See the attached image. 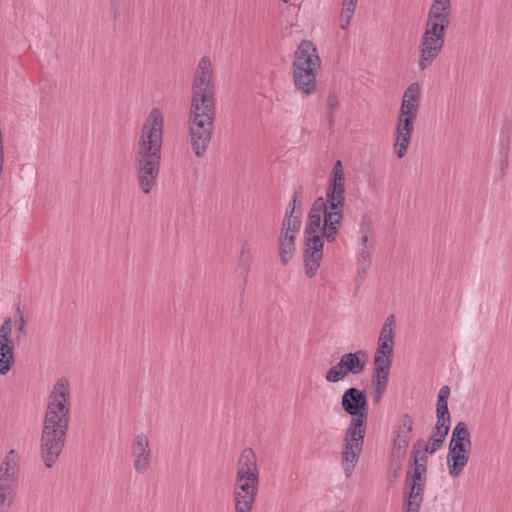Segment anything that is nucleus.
Segmentation results:
<instances>
[{
    "label": "nucleus",
    "instance_id": "nucleus-1",
    "mask_svg": "<svg viewBox=\"0 0 512 512\" xmlns=\"http://www.w3.org/2000/svg\"><path fill=\"white\" fill-rule=\"evenodd\" d=\"M163 141V115L153 108L145 119L134 154L137 181L144 194H149L156 184L160 171Z\"/></svg>",
    "mask_w": 512,
    "mask_h": 512
},
{
    "label": "nucleus",
    "instance_id": "nucleus-2",
    "mask_svg": "<svg viewBox=\"0 0 512 512\" xmlns=\"http://www.w3.org/2000/svg\"><path fill=\"white\" fill-rule=\"evenodd\" d=\"M216 116L215 100H191L188 128L191 148L196 157H203L210 145Z\"/></svg>",
    "mask_w": 512,
    "mask_h": 512
},
{
    "label": "nucleus",
    "instance_id": "nucleus-3",
    "mask_svg": "<svg viewBox=\"0 0 512 512\" xmlns=\"http://www.w3.org/2000/svg\"><path fill=\"white\" fill-rule=\"evenodd\" d=\"M321 67V59L314 43L302 40L298 45L292 63L293 83L303 95L315 93L317 71Z\"/></svg>",
    "mask_w": 512,
    "mask_h": 512
},
{
    "label": "nucleus",
    "instance_id": "nucleus-4",
    "mask_svg": "<svg viewBox=\"0 0 512 512\" xmlns=\"http://www.w3.org/2000/svg\"><path fill=\"white\" fill-rule=\"evenodd\" d=\"M420 100V86L411 83L402 98L400 113L396 126L395 151L398 158H403L410 144L414 122L417 118Z\"/></svg>",
    "mask_w": 512,
    "mask_h": 512
},
{
    "label": "nucleus",
    "instance_id": "nucleus-5",
    "mask_svg": "<svg viewBox=\"0 0 512 512\" xmlns=\"http://www.w3.org/2000/svg\"><path fill=\"white\" fill-rule=\"evenodd\" d=\"M368 419L350 418L343 437L341 464L346 477L353 473L363 450Z\"/></svg>",
    "mask_w": 512,
    "mask_h": 512
},
{
    "label": "nucleus",
    "instance_id": "nucleus-6",
    "mask_svg": "<svg viewBox=\"0 0 512 512\" xmlns=\"http://www.w3.org/2000/svg\"><path fill=\"white\" fill-rule=\"evenodd\" d=\"M339 231L340 229H330L325 224L322 225L320 235H304L303 261L305 274L308 278H313L320 267V262L323 258L324 241L333 243Z\"/></svg>",
    "mask_w": 512,
    "mask_h": 512
},
{
    "label": "nucleus",
    "instance_id": "nucleus-7",
    "mask_svg": "<svg viewBox=\"0 0 512 512\" xmlns=\"http://www.w3.org/2000/svg\"><path fill=\"white\" fill-rule=\"evenodd\" d=\"M67 379L60 378L49 396L44 423L56 424L58 427H69L70 392Z\"/></svg>",
    "mask_w": 512,
    "mask_h": 512
},
{
    "label": "nucleus",
    "instance_id": "nucleus-8",
    "mask_svg": "<svg viewBox=\"0 0 512 512\" xmlns=\"http://www.w3.org/2000/svg\"><path fill=\"white\" fill-rule=\"evenodd\" d=\"M68 427H58L56 424L43 422L40 452L46 468H51L58 460L65 446Z\"/></svg>",
    "mask_w": 512,
    "mask_h": 512
},
{
    "label": "nucleus",
    "instance_id": "nucleus-9",
    "mask_svg": "<svg viewBox=\"0 0 512 512\" xmlns=\"http://www.w3.org/2000/svg\"><path fill=\"white\" fill-rule=\"evenodd\" d=\"M368 359L369 356L365 350L345 353L334 366L327 370L325 380L329 383H338L348 375H360L365 371Z\"/></svg>",
    "mask_w": 512,
    "mask_h": 512
},
{
    "label": "nucleus",
    "instance_id": "nucleus-10",
    "mask_svg": "<svg viewBox=\"0 0 512 512\" xmlns=\"http://www.w3.org/2000/svg\"><path fill=\"white\" fill-rule=\"evenodd\" d=\"M191 100H215V86L213 82V69L209 57L204 56L200 59L192 82Z\"/></svg>",
    "mask_w": 512,
    "mask_h": 512
},
{
    "label": "nucleus",
    "instance_id": "nucleus-11",
    "mask_svg": "<svg viewBox=\"0 0 512 512\" xmlns=\"http://www.w3.org/2000/svg\"><path fill=\"white\" fill-rule=\"evenodd\" d=\"M259 487V475L236 474L234 503L236 512H251Z\"/></svg>",
    "mask_w": 512,
    "mask_h": 512
},
{
    "label": "nucleus",
    "instance_id": "nucleus-12",
    "mask_svg": "<svg viewBox=\"0 0 512 512\" xmlns=\"http://www.w3.org/2000/svg\"><path fill=\"white\" fill-rule=\"evenodd\" d=\"M324 204L327 210L325 213L326 226L330 229H340L344 215L345 185L328 183Z\"/></svg>",
    "mask_w": 512,
    "mask_h": 512
},
{
    "label": "nucleus",
    "instance_id": "nucleus-13",
    "mask_svg": "<svg viewBox=\"0 0 512 512\" xmlns=\"http://www.w3.org/2000/svg\"><path fill=\"white\" fill-rule=\"evenodd\" d=\"M414 421L410 414H403L393 431L391 456L394 460H404L412 439Z\"/></svg>",
    "mask_w": 512,
    "mask_h": 512
},
{
    "label": "nucleus",
    "instance_id": "nucleus-14",
    "mask_svg": "<svg viewBox=\"0 0 512 512\" xmlns=\"http://www.w3.org/2000/svg\"><path fill=\"white\" fill-rule=\"evenodd\" d=\"M341 408L351 418L368 419V397L366 390L356 387L346 389L341 396Z\"/></svg>",
    "mask_w": 512,
    "mask_h": 512
},
{
    "label": "nucleus",
    "instance_id": "nucleus-15",
    "mask_svg": "<svg viewBox=\"0 0 512 512\" xmlns=\"http://www.w3.org/2000/svg\"><path fill=\"white\" fill-rule=\"evenodd\" d=\"M15 363V343L12 339V319L6 317L0 326V375H6Z\"/></svg>",
    "mask_w": 512,
    "mask_h": 512
},
{
    "label": "nucleus",
    "instance_id": "nucleus-16",
    "mask_svg": "<svg viewBox=\"0 0 512 512\" xmlns=\"http://www.w3.org/2000/svg\"><path fill=\"white\" fill-rule=\"evenodd\" d=\"M445 43V37L440 35L423 34L420 41L418 66L425 70L439 56Z\"/></svg>",
    "mask_w": 512,
    "mask_h": 512
},
{
    "label": "nucleus",
    "instance_id": "nucleus-17",
    "mask_svg": "<svg viewBox=\"0 0 512 512\" xmlns=\"http://www.w3.org/2000/svg\"><path fill=\"white\" fill-rule=\"evenodd\" d=\"M472 446H448L446 462L449 475L457 478L467 466Z\"/></svg>",
    "mask_w": 512,
    "mask_h": 512
},
{
    "label": "nucleus",
    "instance_id": "nucleus-18",
    "mask_svg": "<svg viewBox=\"0 0 512 512\" xmlns=\"http://www.w3.org/2000/svg\"><path fill=\"white\" fill-rule=\"evenodd\" d=\"M132 455L134 456V468L138 473H145L150 466L151 452L149 449V440L143 433L138 434L132 447Z\"/></svg>",
    "mask_w": 512,
    "mask_h": 512
},
{
    "label": "nucleus",
    "instance_id": "nucleus-19",
    "mask_svg": "<svg viewBox=\"0 0 512 512\" xmlns=\"http://www.w3.org/2000/svg\"><path fill=\"white\" fill-rule=\"evenodd\" d=\"M327 212L322 196L317 197L308 213L305 225L304 235H320L321 233V217L323 216V225H325V213Z\"/></svg>",
    "mask_w": 512,
    "mask_h": 512
},
{
    "label": "nucleus",
    "instance_id": "nucleus-20",
    "mask_svg": "<svg viewBox=\"0 0 512 512\" xmlns=\"http://www.w3.org/2000/svg\"><path fill=\"white\" fill-rule=\"evenodd\" d=\"M422 487H414L405 483L403 491V508L404 512H419L424 499Z\"/></svg>",
    "mask_w": 512,
    "mask_h": 512
},
{
    "label": "nucleus",
    "instance_id": "nucleus-21",
    "mask_svg": "<svg viewBox=\"0 0 512 512\" xmlns=\"http://www.w3.org/2000/svg\"><path fill=\"white\" fill-rule=\"evenodd\" d=\"M287 230H281L278 239V250L281 263L286 265L294 255L296 234Z\"/></svg>",
    "mask_w": 512,
    "mask_h": 512
},
{
    "label": "nucleus",
    "instance_id": "nucleus-22",
    "mask_svg": "<svg viewBox=\"0 0 512 512\" xmlns=\"http://www.w3.org/2000/svg\"><path fill=\"white\" fill-rule=\"evenodd\" d=\"M237 474L259 475L255 452L252 448H244L238 460Z\"/></svg>",
    "mask_w": 512,
    "mask_h": 512
},
{
    "label": "nucleus",
    "instance_id": "nucleus-23",
    "mask_svg": "<svg viewBox=\"0 0 512 512\" xmlns=\"http://www.w3.org/2000/svg\"><path fill=\"white\" fill-rule=\"evenodd\" d=\"M19 462L17 452L10 450L0 466V483H8L15 480V468Z\"/></svg>",
    "mask_w": 512,
    "mask_h": 512
},
{
    "label": "nucleus",
    "instance_id": "nucleus-24",
    "mask_svg": "<svg viewBox=\"0 0 512 512\" xmlns=\"http://www.w3.org/2000/svg\"><path fill=\"white\" fill-rule=\"evenodd\" d=\"M251 261H252V256L250 253V246H249L248 242H244L241 247L240 256L238 259V269L244 275L243 286H242L241 292H240V303H239L240 308L242 307V303H243V299H244L245 285L247 283V278H248V274H249Z\"/></svg>",
    "mask_w": 512,
    "mask_h": 512
},
{
    "label": "nucleus",
    "instance_id": "nucleus-25",
    "mask_svg": "<svg viewBox=\"0 0 512 512\" xmlns=\"http://www.w3.org/2000/svg\"><path fill=\"white\" fill-rule=\"evenodd\" d=\"M448 446H472L471 433L464 421H459L452 430Z\"/></svg>",
    "mask_w": 512,
    "mask_h": 512
},
{
    "label": "nucleus",
    "instance_id": "nucleus-26",
    "mask_svg": "<svg viewBox=\"0 0 512 512\" xmlns=\"http://www.w3.org/2000/svg\"><path fill=\"white\" fill-rule=\"evenodd\" d=\"M436 424L431 430V435L447 437L451 426L450 412L436 411Z\"/></svg>",
    "mask_w": 512,
    "mask_h": 512
},
{
    "label": "nucleus",
    "instance_id": "nucleus-27",
    "mask_svg": "<svg viewBox=\"0 0 512 512\" xmlns=\"http://www.w3.org/2000/svg\"><path fill=\"white\" fill-rule=\"evenodd\" d=\"M393 356L374 355V371L372 376L389 377Z\"/></svg>",
    "mask_w": 512,
    "mask_h": 512
},
{
    "label": "nucleus",
    "instance_id": "nucleus-28",
    "mask_svg": "<svg viewBox=\"0 0 512 512\" xmlns=\"http://www.w3.org/2000/svg\"><path fill=\"white\" fill-rule=\"evenodd\" d=\"M389 377L372 376L373 402L379 403L388 386Z\"/></svg>",
    "mask_w": 512,
    "mask_h": 512
},
{
    "label": "nucleus",
    "instance_id": "nucleus-29",
    "mask_svg": "<svg viewBox=\"0 0 512 512\" xmlns=\"http://www.w3.org/2000/svg\"><path fill=\"white\" fill-rule=\"evenodd\" d=\"M395 325V317L393 314L389 315L384 325L381 328L378 341H386L388 343L394 344V332L393 326Z\"/></svg>",
    "mask_w": 512,
    "mask_h": 512
},
{
    "label": "nucleus",
    "instance_id": "nucleus-30",
    "mask_svg": "<svg viewBox=\"0 0 512 512\" xmlns=\"http://www.w3.org/2000/svg\"><path fill=\"white\" fill-rule=\"evenodd\" d=\"M14 499V490L9 483H0V507L10 508Z\"/></svg>",
    "mask_w": 512,
    "mask_h": 512
},
{
    "label": "nucleus",
    "instance_id": "nucleus-31",
    "mask_svg": "<svg viewBox=\"0 0 512 512\" xmlns=\"http://www.w3.org/2000/svg\"><path fill=\"white\" fill-rule=\"evenodd\" d=\"M421 445H423V439H418L413 444V447H412V450H411V458L414 459L415 464L422 463L424 465H427L428 464V456H427V454H429V453L425 452L421 448Z\"/></svg>",
    "mask_w": 512,
    "mask_h": 512
},
{
    "label": "nucleus",
    "instance_id": "nucleus-32",
    "mask_svg": "<svg viewBox=\"0 0 512 512\" xmlns=\"http://www.w3.org/2000/svg\"><path fill=\"white\" fill-rule=\"evenodd\" d=\"M445 440H446L445 436L439 437L436 435H430L429 441L427 443H425L423 441V445H421V448L425 452H428L430 455H432L443 446Z\"/></svg>",
    "mask_w": 512,
    "mask_h": 512
},
{
    "label": "nucleus",
    "instance_id": "nucleus-33",
    "mask_svg": "<svg viewBox=\"0 0 512 512\" xmlns=\"http://www.w3.org/2000/svg\"><path fill=\"white\" fill-rule=\"evenodd\" d=\"M428 13L451 15V0H433Z\"/></svg>",
    "mask_w": 512,
    "mask_h": 512
},
{
    "label": "nucleus",
    "instance_id": "nucleus-34",
    "mask_svg": "<svg viewBox=\"0 0 512 512\" xmlns=\"http://www.w3.org/2000/svg\"><path fill=\"white\" fill-rule=\"evenodd\" d=\"M328 183L345 185V176L341 160H337L334 163Z\"/></svg>",
    "mask_w": 512,
    "mask_h": 512
},
{
    "label": "nucleus",
    "instance_id": "nucleus-35",
    "mask_svg": "<svg viewBox=\"0 0 512 512\" xmlns=\"http://www.w3.org/2000/svg\"><path fill=\"white\" fill-rule=\"evenodd\" d=\"M450 396V387L444 385L440 388L437 396L436 411L450 412L448 408V398Z\"/></svg>",
    "mask_w": 512,
    "mask_h": 512
},
{
    "label": "nucleus",
    "instance_id": "nucleus-36",
    "mask_svg": "<svg viewBox=\"0 0 512 512\" xmlns=\"http://www.w3.org/2000/svg\"><path fill=\"white\" fill-rule=\"evenodd\" d=\"M302 220H298L297 217H291V214L284 215L281 230H287L292 232H299L301 228Z\"/></svg>",
    "mask_w": 512,
    "mask_h": 512
},
{
    "label": "nucleus",
    "instance_id": "nucleus-37",
    "mask_svg": "<svg viewBox=\"0 0 512 512\" xmlns=\"http://www.w3.org/2000/svg\"><path fill=\"white\" fill-rule=\"evenodd\" d=\"M426 477L424 475H420L414 471H407L405 483L413 485V488L422 487L425 490L426 487Z\"/></svg>",
    "mask_w": 512,
    "mask_h": 512
},
{
    "label": "nucleus",
    "instance_id": "nucleus-38",
    "mask_svg": "<svg viewBox=\"0 0 512 512\" xmlns=\"http://www.w3.org/2000/svg\"><path fill=\"white\" fill-rule=\"evenodd\" d=\"M448 27L442 26L439 23L433 22L427 19L424 34L426 35H440L445 37L446 30Z\"/></svg>",
    "mask_w": 512,
    "mask_h": 512
},
{
    "label": "nucleus",
    "instance_id": "nucleus-39",
    "mask_svg": "<svg viewBox=\"0 0 512 512\" xmlns=\"http://www.w3.org/2000/svg\"><path fill=\"white\" fill-rule=\"evenodd\" d=\"M510 130H507L506 132L502 131L500 136V149L499 154L500 156H508L509 155V149H510Z\"/></svg>",
    "mask_w": 512,
    "mask_h": 512
},
{
    "label": "nucleus",
    "instance_id": "nucleus-40",
    "mask_svg": "<svg viewBox=\"0 0 512 512\" xmlns=\"http://www.w3.org/2000/svg\"><path fill=\"white\" fill-rule=\"evenodd\" d=\"M393 347L394 344L388 343L386 341H378V346L375 351V355L394 356Z\"/></svg>",
    "mask_w": 512,
    "mask_h": 512
},
{
    "label": "nucleus",
    "instance_id": "nucleus-41",
    "mask_svg": "<svg viewBox=\"0 0 512 512\" xmlns=\"http://www.w3.org/2000/svg\"><path fill=\"white\" fill-rule=\"evenodd\" d=\"M302 195H303V188H302V186H300L294 191V193L292 195V199L287 206V207L291 208V211L295 210L297 207L302 208V200H301Z\"/></svg>",
    "mask_w": 512,
    "mask_h": 512
},
{
    "label": "nucleus",
    "instance_id": "nucleus-42",
    "mask_svg": "<svg viewBox=\"0 0 512 512\" xmlns=\"http://www.w3.org/2000/svg\"><path fill=\"white\" fill-rule=\"evenodd\" d=\"M450 17L451 15H447V14H431V13H428V18L429 20H432L433 22H436V23H439L441 24L442 26H445V27H449L450 25Z\"/></svg>",
    "mask_w": 512,
    "mask_h": 512
},
{
    "label": "nucleus",
    "instance_id": "nucleus-43",
    "mask_svg": "<svg viewBox=\"0 0 512 512\" xmlns=\"http://www.w3.org/2000/svg\"><path fill=\"white\" fill-rule=\"evenodd\" d=\"M339 107V101L334 92H330L327 97L328 114H333Z\"/></svg>",
    "mask_w": 512,
    "mask_h": 512
},
{
    "label": "nucleus",
    "instance_id": "nucleus-44",
    "mask_svg": "<svg viewBox=\"0 0 512 512\" xmlns=\"http://www.w3.org/2000/svg\"><path fill=\"white\" fill-rule=\"evenodd\" d=\"M354 11L355 10H351V12H348L347 9L343 8L341 16H340V28L342 30H345L348 27V25L352 19V16L354 14Z\"/></svg>",
    "mask_w": 512,
    "mask_h": 512
},
{
    "label": "nucleus",
    "instance_id": "nucleus-45",
    "mask_svg": "<svg viewBox=\"0 0 512 512\" xmlns=\"http://www.w3.org/2000/svg\"><path fill=\"white\" fill-rule=\"evenodd\" d=\"M394 461L396 462V466L390 475V484H393V482L399 477L400 471L402 470V461L403 460H394Z\"/></svg>",
    "mask_w": 512,
    "mask_h": 512
},
{
    "label": "nucleus",
    "instance_id": "nucleus-46",
    "mask_svg": "<svg viewBox=\"0 0 512 512\" xmlns=\"http://www.w3.org/2000/svg\"><path fill=\"white\" fill-rule=\"evenodd\" d=\"M358 263L360 264L361 262L364 263V265H370L371 263V255H370V252L369 251H365L363 250L359 255H358Z\"/></svg>",
    "mask_w": 512,
    "mask_h": 512
},
{
    "label": "nucleus",
    "instance_id": "nucleus-47",
    "mask_svg": "<svg viewBox=\"0 0 512 512\" xmlns=\"http://www.w3.org/2000/svg\"><path fill=\"white\" fill-rule=\"evenodd\" d=\"M26 320L23 315L20 316L19 320L16 321L17 331L19 334H26Z\"/></svg>",
    "mask_w": 512,
    "mask_h": 512
},
{
    "label": "nucleus",
    "instance_id": "nucleus-48",
    "mask_svg": "<svg viewBox=\"0 0 512 512\" xmlns=\"http://www.w3.org/2000/svg\"><path fill=\"white\" fill-rule=\"evenodd\" d=\"M285 213L286 214H291V217H297L298 220H301L302 208L301 207H297L295 210H292V212H291V208L287 207Z\"/></svg>",
    "mask_w": 512,
    "mask_h": 512
},
{
    "label": "nucleus",
    "instance_id": "nucleus-49",
    "mask_svg": "<svg viewBox=\"0 0 512 512\" xmlns=\"http://www.w3.org/2000/svg\"><path fill=\"white\" fill-rule=\"evenodd\" d=\"M357 4V0H343V8L347 9L348 12H351V10H355Z\"/></svg>",
    "mask_w": 512,
    "mask_h": 512
},
{
    "label": "nucleus",
    "instance_id": "nucleus-50",
    "mask_svg": "<svg viewBox=\"0 0 512 512\" xmlns=\"http://www.w3.org/2000/svg\"><path fill=\"white\" fill-rule=\"evenodd\" d=\"M420 475H424L426 477L427 474V465H424L422 463L415 464L414 469L412 470Z\"/></svg>",
    "mask_w": 512,
    "mask_h": 512
},
{
    "label": "nucleus",
    "instance_id": "nucleus-51",
    "mask_svg": "<svg viewBox=\"0 0 512 512\" xmlns=\"http://www.w3.org/2000/svg\"><path fill=\"white\" fill-rule=\"evenodd\" d=\"M369 267V265H360L357 269V275L359 278L363 279L364 276L366 275V272H367V268Z\"/></svg>",
    "mask_w": 512,
    "mask_h": 512
},
{
    "label": "nucleus",
    "instance_id": "nucleus-52",
    "mask_svg": "<svg viewBox=\"0 0 512 512\" xmlns=\"http://www.w3.org/2000/svg\"><path fill=\"white\" fill-rule=\"evenodd\" d=\"M500 169L502 172L508 167V156H500Z\"/></svg>",
    "mask_w": 512,
    "mask_h": 512
},
{
    "label": "nucleus",
    "instance_id": "nucleus-53",
    "mask_svg": "<svg viewBox=\"0 0 512 512\" xmlns=\"http://www.w3.org/2000/svg\"><path fill=\"white\" fill-rule=\"evenodd\" d=\"M328 123H329L330 127H332L334 125V116H333V114H328Z\"/></svg>",
    "mask_w": 512,
    "mask_h": 512
},
{
    "label": "nucleus",
    "instance_id": "nucleus-54",
    "mask_svg": "<svg viewBox=\"0 0 512 512\" xmlns=\"http://www.w3.org/2000/svg\"><path fill=\"white\" fill-rule=\"evenodd\" d=\"M367 242H368V236H367V235H363V236L361 237V244H362L364 247H366Z\"/></svg>",
    "mask_w": 512,
    "mask_h": 512
},
{
    "label": "nucleus",
    "instance_id": "nucleus-55",
    "mask_svg": "<svg viewBox=\"0 0 512 512\" xmlns=\"http://www.w3.org/2000/svg\"><path fill=\"white\" fill-rule=\"evenodd\" d=\"M111 5L115 6V7H119L120 6V0H111Z\"/></svg>",
    "mask_w": 512,
    "mask_h": 512
},
{
    "label": "nucleus",
    "instance_id": "nucleus-56",
    "mask_svg": "<svg viewBox=\"0 0 512 512\" xmlns=\"http://www.w3.org/2000/svg\"><path fill=\"white\" fill-rule=\"evenodd\" d=\"M415 467V462H414V459L410 457V461H409V468H412V470L414 469Z\"/></svg>",
    "mask_w": 512,
    "mask_h": 512
},
{
    "label": "nucleus",
    "instance_id": "nucleus-57",
    "mask_svg": "<svg viewBox=\"0 0 512 512\" xmlns=\"http://www.w3.org/2000/svg\"><path fill=\"white\" fill-rule=\"evenodd\" d=\"M16 312H17L20 316L22 315L21 308H20V304H17V306H16Z\"/></svg>",
    "mask_w": 512,
    "mask_h": 512
},
{
    "label": "nucleus",
    "instance_id": "nucleus-58",
    "mask_svg": "<svg viewBox=\"0 0 512 512\" xmlns=\"http://www.w3.org/2000/svg\"><path fill=\"white\" fill-rule=\"evenodd\" d=\"M113 8H114V17L116 18L118 16V11L117 10H118L119 7L113 6Z\"/></svg>",
    "mask_w": 512,
    "mask_h": 512
},
{
    "label": "nucleus",
    "instance_id": "nucleus-59",
    "mask_svg": "<svg viewBox=\"0 0 512 512\" xmlns=\"http://www.w3.org/2000/svg\"><path fill=\"white\" fill-rule=\"evenodd\" d=\"M9 509H10V508H7V507H6V508H1V507H0V512H9Z\"/></svg>",
    "mask_w": 512,
    "mask_h": 512
},
{
    "label": "nucleus",
    "instance_id": "nucleus-60",
    "mask_svg": "<svg viewBox=\"0 0 512 512\" xmlns=\"http://www.w3.org/2000/svg\"><path fill=\"white\" fill-rule=\"evenodd\" d=\"M283 3L287 4L290 2V0H282Z\"/></svg>",
    "mask_w": 512,
    "mask_h": 512
}]
</instances>
